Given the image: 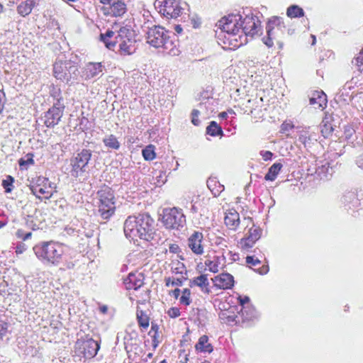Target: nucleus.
<instances>
[{
	"instance_id": "nucleus-60",
	"label": "nucleus",
	"mask_w": 363,
	"mask_h": 363,
	"mask_svg": "<svg viewBox=\"0 0 363 363\" xmlns=\"http://www.w3.org/2000/svg\"><path fill=\"white\" fill-rule=\"evenodd\" d=\"M174 30L177 33L179 34L182 32V28L179 25H177L174 26Z\"/></svg>"
},
{
	"instance_id": "nucleus-26",
	"label": "nucleus",
	"mask_w": 363,
	"mask_h": 363,
	"mask_svg": "<svg viewBox=\"0 0 363 363\" xmlns=\"http://www.w3.org/2000/svg\"><path fill=\"white\" fill-rule=\"evenodd\" d=\"M126 11L125 4L122 1H117L109 6L108 13L113 16H121Z\"/></svg>"
},
{
	"instance_id": "nucleus-41",
	"label": "nucleus",
	"mask_w": 363,
	"mask_h": 363,
	"mask_svg": "<svg viewBox=\"0 0 363 363\" xmlns=\"http://www.w3.org/2000/svg\"><path fill=\"white\" fill-rule=\"evenodd\" d=\"M191 291L189 289H184L182 291V295L179 298L181 303L189 306L191 303Z\"/></svg>"
},
{
	"instance_id": "nucleus-34",
	"label": "nucleus",
	"mask_w": 363,
	"mask_h": 363,
	"mask_svg": "<svg viewBox=\"0 0 363 363\" xmlns=\"http://www.w3.org/2000/svg\"><path fill=\"white\" fill-rule=\"evenodd\" d=\"M206 133L211 136L222 135V128L215 122L211 121L206 128Z\"/></svg>"
},
{
	"instance_id": "nucleus-31",
	"label": "nucleus",
	"mask_w": 363,
	"mask_h": 363,
	"mask_svg": "<svg viewBox=\"0 0 363 363\" xmlns=\"http://www.w3.org/2000/svg\"><path fill=\"white\" fill-rule=\"evenodd\" d=\"M282 168V164L279 162L274 163L269 169L264 179L267 181H274Z\"/></svg>"
},
{
	"instance_id": "nucleus-7",
	"label": "nucleus",
	"mask_w": 363,
	"mask_h": 363,
	"mask_svg": "<svg viewBox=\"0 0 363 363\" xmlns=\"http://www.w3.org/2000/svg\"><path fill=\"white\" fill-rule=\"evenodd\" d=\"M116 44H118L121 55H131L135 51V33L130 26H124L118 30Z\"/></svg>"
},
{
	"instance_id": "nucleus-9",
	"label": "nucleus",
	"mask_w": 363,
	"mask_h": 363,
	"mask_svg": "<svg viewBox=\"0 0 363 363\" xmlns=\"http://www.w3.org/2000/svg\"><path fill=\"white\" fill-rule=\"evenodd\" d=\"M30 189L36 197L40 198L42 196L48 199L52 197L54 193L57 192V184L46 177H39Z\"/></svg>"
},
{
	"instance_id": "nucleus-12",
	"label": "nucleus",
	"mask_w": 363,
	"mask_h": 363,
	"mask_svg": "<svg viewBox=\"0 0 363 363\" xmlns=\"http://www.w3.org/2000/svg\"><path fill=\"white\" fill-rule=\"evenodd\" d=\"M169 34L163 27L153 26L147 32V43L154 48H160Z\"/></svg>"
},
{
	"instance_id": "nucleus-56",
	"label": "nucleus",
	"mask_w": 363,
	"mask_h": 363,
	"mask_svg": "<svg viewBox=\"0 0 363 363\" xmlns=\"http://www.w3.org/2000/svg\"><path fill=\"white\" fill-rule=\"evenodd\" d=\"M4 94L1 91H0V113L2 112L4 109Z\"/></svg>"
},
{
	"instance_id": "nucleus-63",
	"label": "nucleus",
	"mask_w": 363,
	"mask_h": 363,
	"mask_svg": "<svg viewBox=\"0 0 363 363\" xmlns=\"http://www.w3.org/2000/svg\"><path fill=\"white\" fill-rule=\"evenodd\" d=\"M228 113L226 112H221L219 113V117L222 119H225L227 118Z\"/></svg>"
},
{
	"instance_id": "nucleus-51",
	"label": "nucleus",
	"mask_w": 363,
	"mask_h": 363,
	"mask_svg": "<svg viewBox=\"0 0 363 363\" xmlns=\"http://www.w3.org/2000/svg\"><path fill=\"white\" fill-rule=\"evenodd\" d=\"M188 17L189 18L191 21V23L192 24L194 28H197L201 24V20L199 18H198L196 16H194L192 17H190L189 14H187Z\"/></svg>"
},
{
	"instance_id": "nucleus-27",
	"label": "nucleus",
	"mask_w": 363,
	"mask_h": 363,
	"mask_svg": "<svg viewBox=\"0 0 363 363\" xmlns=\"http://www.w3.org/2000/svg\"><path fill=\"white\" fill-rule=\"evenodd\" d=\"M195 348L199 352L211 353L213 351V346L208 342V337L206 335L200 337Z\"/></svg>"
},
{
	"instance_id": "nucleus-50",
	"label": "nucleus",
	"mask_w": 363,
	"mask_h": 363,
	"mask_svg": "<svg viewBox=\"0 0 363 363\" xmlns=\"http://www.w3.org/2000/svg\"><path fill=\"white\" fill-rule=\"evenodd\" d=\"M238 302L240 305L242 307L241 309V312H242L243 308H245V304H248L250 303V298L248 296H239L238 298Z\"/></svg>"
},
{
	"instance_id": "nucleus-20",
	"label": "nucleus",
	"mask_w": 363,
	"mask_h": 363,
	"mask_svg": "<svg viewBox=\"0 0 363 363\" xmlns=\"http://www.w3.org/2000/svg\"><path fill=\"white\" fill-rule=\"evenodd\" d=\"M340 202L344 207L348 209L355 208L359 204V200L356 193L352 191H345L341 196Z\"/></svg>"
},
{
	"instance_id": "nucleus-28",
	"label": "nucleus",
	"mask_w": 363,
	"mask_h": 363,
	"mask_svg": "<svg viewBox=\"0 0 363 363\" xmlns=\"http://www.w3.org/2000/svg\"><path fill=\"white\" fill-rule=\"evenodd\" d=\"M190 286H197L201 289V290L206 293L209 292L208 281L206 274H201L190 281Z\"/></svg>"
},
{
	"instance_id": "nucleus-40",
	"label": "nucleus",
	"mask_w": 363,
	"mask_h": 363,
	"mask_svg": "<svg viewBox=\"0 0 363 363\" xmlns=\"http://www.w3.org/2000/svg\"><path fill=\"white\" fill-rule=\"evenodd\" d=\"M143 156L146 160H152L155 158V147L152 145L143 150Z\"/></svg>"
},
{
	"instance_id": "nucleus-49",
	"label": "nucleus",
	"mask_w": 363,
	"mask_h": 363,
	"mask_svg": "<svg viewBox=\"0 0 363 363\" xmlns=\"http://www.w3.org/2000/svg\"><path fill=\"white\" fill-rule=\"evenodd\" d=\"M167 314L171 318H177L180 315V311L178 308H171L168 310Z\"/></svg>"
},
{
	"instance_id": "nucleus-29",
	"label": "nucleus",
	"mask_w": 363,
	"mask_h": 363,
	"mask_svg": "<svg viewBox=\"0 0 363 363\" xmlns=\"http://www.w3.org/2000/svg\"><path fill=\"white\" fill-rule=\"evenodd\" d=\"M34 6L35 0H26L18 6L17 11L21 16H26L31 13Z\"/></svg>"
},
{
	"instance_id": "nucleus-42",
	"label": "nucleus",
	"mask_w": 363,
	"mask_h": 363,
	"mask_svg": "<svg viewBox=\"0 0 363 363\" xmlns=\"http://www.w3.org/2000/svg\"><path fill=\"white\" fill-rule=\"evenodd\" d=\"M137 318L138 323L141 327L146 328L149 326V319L147 316L143 313V311L137 313Z\"/></svg>"
},
{
	"instance_id": "nucleus-18",
	"label": "nucleus",
	"mask_w": 363,
	"mask_h": 363,
	"mask_svg": "<svg viewBox=\"0 0 363 363\" xmlns=\"http://www.w3.org/2000/svg\"><path fill=\"white\" fill-rule=\"evenodd\" d=\"M103 72V66L101 63L90 62L86 65L83 71V77L85 79H91L101 76Z\"/></svg>"
},
{
	"instance_id": "nucleus-2",
	"label": "nucleus",
	"mask_w": 363,
	"mask_h": 363,
	"mask_svg": "<svg viewBox=\"0 0 363 363\" xmlns=\"http://www.w3.org/2000/svg\"><path fill=\"white\" fill-rule=\"evenodd\" d=\"M154 220L147 214L129 216L124 223V233L127 238H137L150 241L154 238Z\"/></svg>"
},
{
	"instance_id": "nucleus-37",
	"label": "nucleus",
	"mask_w": 363,
	"mask_h": 363,
	"mask_svg": "<svg viewBox=\"0 0 363 363\" xmlns=\"http://www.w3.org/2000/svg\"><path fill=\"white\" fill-rule=\"evenodd\" d=\"M298 140L305 147L309 144L311 140V135L309 133L308 128H304L300 131Z\"/></svg>"
},
{
	"instance_id": "nucleus-1",
	"label": "nucleus",
	"mask_w": 363,
	"mask_h": 363,
	"mask_svg": "<svg viewBox=\"0 0 363 363\" xmlns=\"http://www.w3.org/2000/svg\"><path fill=\"white\" fill-rule=\"evenodd\" d=\"M37 258L45 264L58 266L65 262L68 269L74 267V263L70 261L71 250L66 245L54 241L41 242L33 247Z\"/></svg>"
},
{
	"instance_id": "nucleus-54",
	"label": "nucleus",
	"mask_w": 363,
	"mask_h": 363,
	"mask_svg": "<svg viewBox=\"0 0 363 363\" xmlns=\"http://www.w3.org/2000/svg\"><path fill=\"white\" fill-rule=\"evenodd\" d=\"M28 158L26 160H24L23 159H21L19 160V165L20 166H24L26 164H33L34 163V161L32 158V157H29V155H27Z\"/></svg>"
},
{
	"instance_id": "nucleus-22",
	"label": "nucleus",
	"mask_w": 363,
	"mask_h": 363,
	"mask_svg": "<svg viewBox=\"0 0 363 363\" xmlns=\"http://www.w3.org/2000/svg\"><path fill=\"white\" fill-rule=\"evenodd\" d=\"M225 225L230 230H236L240 224L239 213L235 210H230L225 213L224 218Z\"/></svg>"
},
{
	"instance_id": "nucleus-5",
	"label": "nucleus",
	"mask_w": 363,
	"mask_h": 363,
	"mask_svg": "<svg viewBox=\"0 0 363 363\" xmlns=\"http://www.w3.org/2000/svg\"><path fill=\"white\" fill-rule=\"evenodd\" d=\"M98 211L103 219L110 218L116 210L113 191L108 186L102 187L97 192Z\"/></svg>"
},
{
	"instance_id": "nucleus-24",
	"label": "nucleus",
	"mask_w": 363,
	"mask_h": 363,
	"mask_svg": "<svg viewBox=\"0 0 363 363\" xmlns=\"http://www.w3.org/2000/svg\"><path fill=\"white\" fill-rule=\"evenodd\" d=\"M125 348L127 352L137 349L138 346V333L133 330L131 332L126 331L125 335L123 337Z\"/></svg>"
},
{
	"instance_id": "nucleus-10",
	"label": "nucleus",
	"mask_w": 363,
	"mask_h": 363,
	"mask_svg": "<svg viewBox=\"0 0 363 363\" xmlns=\"http://www.w3.org/2000/svg\"><path fill=\"white\" fill-rule=\"evenodd\" d=\"M185 222V216L181 209L177 208L164 209L162 223L167 228L179 229L184 225Z\"/></svg>"
},
{
	"instance_id": "nucleus-19",
	"label": "nucleus",
	"mask_w": 363,
	"mask_h": 363,
	"mask_svg": "<svg viewBox=\"0 0 363 363\" xmlns=\"http://www.w3.org/2000/svg\"><path fill=\"white\" fill-rule=\"evenodd\" d=\"M143 276L141 273H130L125 279L124 284L127 289L137 290L143 285Z\"/></svg>"
},
{
	"instance_id": "nucleus-59",
	"label": "nucleus",
	"mask_w": 363,
	"mask_h": 363,
	"mask_svg": "<svg viewBox=\"0 0 363 363\" xmlns=\"http://www.w3.org/2000/svg\"><path fill=\"white\" fill-rule=\"evenodd\" d=\"M24 250L25 249H24V247L23 246H17L16 247V252L17 254H21V253L23 252Z\"/></svg>"
},
{
	"instance_id": "nucleus-23",
	"label": "nucleus",
	"mask_w": 363,
	"mask_h": 363,
	"mask_svg": "<svg viewBox=\"0 0 363 363\" xmlns=\"http://www.w3.org/2000/svg\"><path fill=\"white\" fill-rule=\"evenodd\" d=\"M225 264L224 256H216L211 259H207L205 261V265L208 271L213 273H216L221 269Z\"/></svg>"
},
{
	"instance_id": "nucleus-57",
	"label": "nucleus",
	"mask_w": 363,
	"mask_h": 363,
	"mask_svg": "<svg viewBox=\"0 0 363 363\" xmlns=\"http://www.w3.org/2000/svg\"><path fill=\"white\" fill-rule=\"evenodd\" d=\"M357 164L359 167L363 169V154L361 155L357 160Z\"/></svg>"
},
{
	"instance_id": "nucleus-36",
	"label": "nucleus",
	"mask_w": 363,
	"mask_h": 363,
	"mask_svg": "<svg viewBox=\"0 0 363 363\" xmlns=\"http://www.w3.org/2000/svg\"><path fill=\"white\" fill-rule=\"evenodd\" d=\"M172 272L174 274H179L181 277L184 274H186V270L184 264L180 262H176L172 264Z\"/></svg>"
},
{
	"instance_id": "nucleus-43",
	"label": "nucleus",
	"mask_w": 363,
	"mask_h": 363,
	"mask_svg": "<svg viewBox=\"0 0 363 363\" xmlns=\"http://www.w3.org/2000/svg\"><path fill=\"white\" fill-rule=\"evenodd\" d=\"M256 242L254 240L249 239L247 237L241 239L240 242V247L244 250H248L250 248L252 247Z\"/></svg>"
},
{
	"instance_id": "nucleus-15",
	"label": "nucleus",
	"mask_w": 363,
	"mask_h": 363,
	"mask_svg": "<svg viewBox=\"0 0 363 363\" xmlns=\"http://www.w3.org/2000/svg\"><path fill=\"white\" fill-rule=\"evenodd\" d=\"M69 64L65 62H56L54 65L53 72L55 77L64 82H69L72 80L71 72L75 71L74 67L68 66Z\"/></svg>"
},
{
	"instance_id": "nucleus-62",
	"label": "nucleus",
	"mask_w": 363,
	"mask_h": 363,
	"mask_svg": "<svg viewBox=\"0 0 363 363\" xmlns=\"http://www.w3.org/2000/svg\"><path fill=\"white\" fill-rule=\"evenodd\" d=\"M173 294L176 298H177L180 294V289H175L173 291Z\"/></svg>"
},
{
	"instance_id": "nucleus-30",
	"label": "nucleus",
	"mask_w": 363,
	"mask_h": 363,
	"mask_svg": "<svg viewBox=\"0 0 363 363\" xmlns=\"http://www.w3.org/2000/svg\"><path fill=\"white\" fill-rule=\"evenodd\" d=\"M207 186L215 196H218L224 190V186L220 184L216 178H209L207 180Z\"/></svg>"
},
{
	"instance_id": "nucleus-39",
	"label": "nucleus",
	"mask_w": 363,
	"mask_h": 363,
	"mask_svg": "<svg viewBox=\"0 0 363 363\" xmlns=\"http://www.w3.org/2000/svg\"><path fill=\"white\" fill-rule=\"evenodd\" d=\"M186 279V278L184 277V276L177 278L167 277L165 278V285L167 286H182L183 284L184 281Z\"/></svg>"
},
{
	"instance_id": "nucleus-45",
	"label": "nucleus",
	"mask_w": 363,
	"mask_h": 363,
	"mask_svg": "<svg viewBox=\"0 0 363 363\" xmlns=\"http://www.w3.org/2000/svg\"><path fill=\"white\" fill-rule=\"evenodd\" d=\"M355 64L358 67V70L363 74V50L356 57Z\"/></svg>"
},
{
	"instance_id": "nucleus-38",
	"label": "nucleus",
	"mask_w": 363,
	"mask_h": 363,
	"mask_svg": "<svg viewBox=\"0 0 363 363\" xmlns=\"http://www.w3.org/2000/svg\"><path fill=\"white\" fill-rule=\"evenodd\" d=\"M262 230L259 227H256L253 225L251 228H250L247 238L257 242L261 237Z\"/></svg>"
},
{
	"instance_id": "nucleus-16",
	"label": "nucleus",
	"mask_w": 363,
	"mask_h": 363,
	"mask_svg": "<svg viewBox=\"0 0 363 363\" xmlns=\"http://www.w3.org/2000/svg\"><path fill=\"white\" fill-rule=\"evenodd\" d=\"M63 114V110L59 107L52 106L45 114L44 123L48 127H53L57 125Z\"/></svg>"
},
{
	"instance_id": "nucleus-47",
	"label": "nucleus",
	"mask_w": 363,
	"mask_h": 363,
	"mask_svg": "<svg viewBox=\"0 0 363 363\" xmlns=\"http://www.w3.org/2000/svg\"><path fill=\"white\" fill-rule=\"evenodd\" d=\"M8 330V324L5 321L0 320V340L6 334Z\"/></svg>"
},
{
	"instance_id": "nucleus-14",
	"label": "nucleus",
	"mask_w": 363,
	"mask_h": 363,
	"mask_svg": "<svg viewBox=\"0 0 363 363\" xmlns=\"http://www.w3.org/2000/svg\"><path fill=\"white\" fill-rule=\"evenodd\" d=\"M203 235L201 232L194 231L187 240V245L191 252L201 256L204 254L205 245L203 243Z\"/></svg>"
},
{
	"instance_id": "nucleus-46",
	"label": "nucleus",
	"mask_w": 363,
	"mask_h": 363,
	"mask_svg": "<svg viewBox=\"0 0 363 363\" xmlns=\"http://www.w3.org/2000/svg\"><path fill=\"white\" fill-rule=\"evenodd\" d=\"M294 125L291 123L284 122L281 125V132L282 133H285L286 135H289L288 132L294 128Z\"/></svg>"
},
{
	"instance_id": "nucleus-52",
	"label": "nucleus",
	"mask_w": 363,
	"mask_h": 363,
	"mask_svg": "<svg viewBox=\"0 0 363 363\" xmlns=\"http://www.w3.org/2000/svg\"><path fill=\"white\" fill-rule=\"evenodd\" d=\"M260 155L262 156V159L264 160V161H268V160H272V157L273 156V154L272 152L270 151H264V150H262L260 152Z\"/></svg>"
},
{
	"instance_id": "nucleus-13",
	"label": "nucleus",
	"mask_w": 363,
	"mask_h": 363,
	"mask_svg": "<svg viewBox=\"0 0 363 363\" xmlns=\"http://www.w3.org/2000/svg\"><path fill=\"white\" fill-rule=\"evenodd\" d=\"M75 348L86 358L95 357L100 348L97 341L92 338L78 340L75 343Z\"/></svg>"
},
{
	"instance_id": "nucleus-48",
	"label": "nucleus",
	"mask_w": 363,
	"mask_h": 363,
	"mask_svg": "<svg viewBox=\"0 0 363 363\" xmlns=\"http://www.w3.org/2000/svg\"><path fill=\"white\" fill-rule=\"evenodd\" d=\"M199 115V111L197 109H194L191 112V122L194 125H199V121L198 119Z\"/></svg>"
},
{
	"instance_id": "nucleus-58",
	"label": "nucleus",
	"mask_w": 363,
	"mask_h": 363,
	"mask_svg": "<svg viewBox=\"0 0 363 363\" xmlns=\"http://www.w3.org/2000/svg\"><path fill=\"white\" fill-rule=\"evenodd\" d=\"M24 235H25V233H24L23 230H18L16 232V236L18 238H21V239L23 240V238Z\"/></svg>"
},
{
	"instance_id": "nucleus-32",
	"label": "nucleus",
	"mask_w": 363,
	"mask_h": 363,
	"mask_svg": "<svg viewBox=\"0 0 363 363\" xmlns=\"http://www.w3.org/2000/svg\"><path fill=\"white\" fill-rule=\"evenodd\" d=\"M103 143L106 147L110 149L118 150L120 147V143L117 138L112 134L106 135L103 139Z\"/></svg>"
},
{
	"instance_id": "nucleus-17",
	"label": "nucleus",
	"mask_w": 363,
	"mask_h": 363,
	"mask_svg": "<svg viewBox=\"0 0 363 363\" xmlns=\"http://www.w3.org/2000/svg\"><path fill=\"white\" fill-rule=\"evenodd\" d=\"M212 280L216 287L222 289H231L234 285V278L228 273L217 275Z\"/></svg>"
},
{
	"instance_id": "nucleus-64",
	"label": "nucleus",
	"mask_w": 363,
	"mask_h": 363,
	"mask_svg": "<svg viewBox=\"0 0 363 363\" xmlns=\"http://www.w3.org/2000/svg\"><path fill=\"white\" fill-rule=\"evenodd\" d=\"M101 311L103 313H105L106 311H107V307L106 306H102L101 308Z\"/></svg>"
},
{
	"instance_id": "nucleus-44",
	"label": "nucleus",
	"mask_w": 363,
	"mask_h": 363,
	"mask_svg": "<svg viewBox=\"0 0 363 363\" xmlns=\"http://www.w3.org/2000/svg\"><path fill=\"white\" fill-rule=\"evenodd\" d=\"M14 179L11 176H7L6 179L3 180L2 186L5 189L6 193H9L12 191V186Z\"/></svg>"
},
{
	"instance_id": "nucleus-33",
	"label": "nucleus",
	"mask_w": 363,
	"mask_h": 363,
	"mask_svg": "<svg viewBox=\"0 0 363 363\" xmlns=\"http://www.w3.org/2000/svg\"><path fill=\"white\" fill-rule=\"evenodd\" d=\"M286 14L290 18H298L303 16L304 11L301 7L292 5L287 9Z\"/></svg>"
},
{
	"instance_id": "nucleus-21",
	"label": "nucleus",
	"mask_w": 363,
	"mask_h": 363,
	"mask_svg": "<svg viewBox=\"0 0 363 363\" xmlns=\"http://www.w3.org/2000/svg\"><path fill=\"white\" fill-rule=\"evenodd\" d=\"M160 48H163L167 54L172 56H177L180 53V50L178 47V41L172 39L169 34L165 39L164 42L162 43Z\"/></svg>"
},
{
	"instance_id": "nucleus-55",
	"label": "nucleus",
	"mask_w": 363,
	"mask_h": 363,
	"mask_svg": "<svg viewBox=\"0 0 363 363\" xmlns=\"http://www.w3.org/2000/svg\"><path fill=\"white\" fill-rule=\"evenodd\" d=\"M215 243L217 245H221V246H226V241L223 238L218 237L216 238V240L215 241Z\"/></svg>"
},
{
	"instance_id": "nucleus-8",
	"label": "nucleus",
	"mask_w": 363,
	"mask_h": 363,
	"mask_svg": "<svg viewBox=\"0 0 363 363\" xmlns=\"http://www.w3.org/2000/svg\"><path fill=\"white\" fill-rule=\"evenodd\" d=\"M91 157V152L89 150L84 149L74 155L70 160L71 176L75 178L82 176L86 171Z\"/></svg>"
},
{
	"instance_id": "nucleus-6",
	"label": "nucleus",
	"mask_w": 363,
	"mask_h": 363,
	"mask_svg": "<svg viewBox=\"0 0 363 363\" xmlns=\"http://www.w3.org/2000/svg\"><path fill=\"white\" fill-rule=\"evenodd\" d=\"M266 29L267 37L263 38L264 43L268 48H271L274 45L273 40H276L279 48H281L283 43L280 41V39L285 32V26L282 20L280 18L274 17L269 21Z\"/></svg>"
},
{
	"instance_id": "nucleus-53",
	"label": "nucleus",
	"mask_w": 363,
	"mask_h": 363,
	"mask_svg": "<svg viewBox=\"0 0 363 363\" xmlns=\"http://www.w3.org/2000/svg\"><path fill=\"white\" fill-rule=\"evenodd\" d=\"M246 262L249 264H252L253 266H256L257 264H259L260 262L258 259H255L252 256H247L246 257Z\"/></svg>"
},
{
	"instance_id": "nucleus-4",
	"label": "nucleus",
	"mask_w": 363,
	"mask_h": 363,
	"mask_svg": "<svg viewBox=\"0 0 363 363\" xmlns=\"http://www.w3.org/2000/svg\"><path fill=\"white\" fill-rule=\"evenodd\" d=\"M155 7L158 12L167 19L177 18L188 11V5L179 0H155Z\"/></svg>"
},
{
	"instance_id": "nucleus-11",
	"label": "nucleus",
	"mask_w": 363,
	"mask_h": 363,
	"mask_svg": "<svg viewBox=\"0 0 363 363\" xmlns=\"http://www.w3.org/2000/svg\"><path fill=\"white\" fill-rule=\"evenodd\" d=\"M242 30L247 43V36L252 38L255 35H259L261 33V23L255 16L246 15L244 18L242 16Z\"/></svg>"
},
{
	"instance_id": "nucleus-35",
	"label": "nucleus",
	"mask_w": 363,
	"mask_h": 363,
	"mask_svg": "<svg viewBox=\"0 0 363 363\" xmlns=\"http://www.w3.org/2000/svg\"><path fill=\"white\" fill-rule=\"evenodd\" d=\"M114 33L113 31L108 30L105 34L101 35V40L105 43L106 48H108L110 50H112L116 46V42H109L108 38H111L113 35Z\"/></svg>"
},
{
	"instance_id": "nucleus-25",
	"label": "nucleus",
	"mask_w": 363,
	"mask_h": 363,
	"mask_svg": "<svg viewBox=\"0 0 363 363\" xmlns=\"http://www.w3.org/2000/svg\"><path fill=\"white\" fill-rule=\"evenodd\" d=\"M310 104L314 106L315 108H323L327 104L326 95L323 91H315L310 98Z\"/></svg>"
},
{
	"instance_id": "nucleus-61",
	"label": "nucleus",
	"mask_w": 363,
	"mask_h": 363,
	"mask_svg": "<svg viewBox=\"0 0 363 363\" xmlns=\"http://www.w3.org/2000/svg\"><path fill=\"white\" fill-rule=\"evenodd\" d=\"M31 235H32L31 232L25 233V235L23 238V240H26L29 239L31 237Z\"/></svg>"
},
{
	"instance_id": "nucleus-3",
	"label": "nucleus",
	"mask_w": 363,
	"mask_h": 363,
	"mask_svg": "<svg viewBox=\"0 0 363 363\" xmlns=\"http://www.w3.org/2000/svg\"><path fill=\"white\" fill-rule=\"evenodd\" d=\"M221 32L225 33L229 45L238 48L246 44V38L242 30V16L231 14L222 18L217 23Z\"/></svg>"
}]
</instances>
